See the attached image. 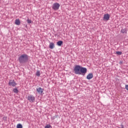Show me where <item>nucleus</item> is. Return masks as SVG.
<instances>
[{"instance_id":"nucleus-1","label":"nucleus","mask_w":128,"mask_h":128,"mask_svg":"<svg viewBox=\"0 0 128 128\" xmlns=\"http://www.w3.org/2000/svg\"><path fill=\"white\" fill-rule=\"evenodd\" d=\"M74 72L76 74H82L84 76L88 72V69L80 65H76L74 68Z\"/></svg>"},{"instance_id":"nucleus-2","label":"nucleus","mask_w":128,"mask_h":128,"mask_svg":"<svg viewBox=\"0 0 128 128\" xmlns=\"http://www.w3.org/2000/svg\"><path fill=\"white\" fill-rule=\"evenodd\" d=\"M28 60V56L26 54H23L18 58V61L20 64H24Z\"/></svg>"},{"instance_id":"nucleus-3","label":"nucleus","mask_w":128,"mask_h":128,"mask_svg":"<svg viewBox=\"0 0 128 128\" xmlns=\"http://www.w3.org/2000/svg\"><path fill=\"white\" fill-rule=\"evenodd\" d=\"M27 100L30 102H34L36 100V97L32 95H29L27 97Z\"/></svg>"},{"instance_id":"nucleus-4","label":"nucleus","mask_w":128,"mask_h":128,"mask_svg":"<svg viewBox=\"0 0 128 128\" xmlns=\"http://www.w3.org/2000/svg\"><path fill=\"white\" fill-rule=\"evenodd\" d=\"M60 5L58 3L56 2L53 4L52 8L54 10H58L60 8Z\"/></svg>"},{"instance_id":"nucleus-5","label":"nucleus","mask_w":128,"mask_h":128,"mask_svg":"<svg viewBox=\"0 0 128 128\" xmlns=\"http://www.w3.org/2000/svg\"><path fill=\"white\" fill-rule=\"evenodd\" d=\"M8 84L12 86H16V83L14 80H10L9 81Z\"/></svg>"},{"instance_id":"nucleus-6","label":"nucleus","mask_w":128,"mask_h":128,"mask_svg":"<svg viewBox=\"0 0 128 128\" xmlns=\"http://www.w3.org/2000/svg\"><path fill=\"white\" fill-rule=\"evenodd\" d=\"M110 16L108 14H104V18H103L104 20H110Z\"/></svg>"},{"instance_id":"nucleus-7","label":"nucleus","mask_w":128,"mask_h":128,"mask_svg":"<svg viewBox=\"0 0 128 128\" xmlns=\"http://www.w3.org/2000/svg\"><path fill=\"white\" fill-rule=\"evenodd\" d=\"M94 78V74L92 73H90L86 76L87 80H92Z\"/></svg>"},{"instance_id":"nucleus-8","label":"nucleus","mask_w":128,"mask_h":128,"mask_svg":"<svg viewBox=\"0 0 128 128\" xmlns=\"http://www.w3.org/2000/svg\"><path fill=\"white\" fill-rule=\"evenodd\" d=\"M36 92L38 94H42V92H44V89L42 88H36Z\"/></svg>"},{"instance_id":"nucleus-9","label":"nucleus","mask_w":128,"mask_h":128,"mask_svg":"<svg viewBox=\"0 0 128 128\" xmlns=\"http://www.w3.org/2000/svg\"><path fill=\"white\" fill-rule=\"evenodd\" d=\"M49 48L51 50H52L53 48H54V43L52 42H50V45H49Z\"/></svg>"},{"instance_id":"nucleus-10","label":"nucleus","mask_w":128,"mask_h":128,"mask_svg":"<svg viewBox=\"0 0 128 128\" xmlns=\"http://www.w3.org/2000/svg\"><path fill=\"white\" fill-rule=\"evenodd\" d=\"M15 24H16V26H20V19H16L15 20Z\"/></svg>"},{"instance_id":"nucleus-11","label":"nucleus","mask_w":128,"mask_h":128,"mask_svg":"<svg viewBox=\"0 0 128 128\" xmlns=\"http://www.w3.org/2000/svg\"><path fill=\"white\" fill-rule=\"evenodd\" d=\"M128 32V30L126 28L122 29L120 30V32L122 34H126V32Z\"/></svg>"},{"instance_id":"nucleus-12","label":"nucleus","mask_w":128,"mask_h":128,"mask_svg":"<svg viewBox=\"0 0 128 128\" xmlns=\"http://www.w3.org/2000/svg\"><path fill=\"white\" fill-rule=\"evenodd\" d=\"M62 44H63V42L62 40H60V41H58V42H57V44L59 46H62Z\"/></svg>"},{"instance_id":"nucleus-13","label":"nucleus","mask_w":128,"mask_h":128,"mask_svg":"<svg viewBox=\"0 0 128 128\" xmlns=\"http://www.w3.org/2000/svg\"><path fill=\"white\" fill-rule=\"evenodd\" d=\"M13 92H15V94H18V88H14L13 90Z\"/></svg>"},{"instance_id":"nucleus-14","label":"nucleus","mask_w":128,"mask_h":128,"mask_svg":"<svg viewBox=\"0 0 128 128\" xmlns=\"http://www.w3.org/2000/svg\"><path fill=\"white\" fill-rule=\"evenodd\" d=\"M17 128H22V124H18L16 126Z\"/></svg>"},{"instance_id":"nucleus-15","label":"nucleus","mask_w":128,"mask_h":128,"mask_svg":"<svg viewBox=\"0 0 128 128\" xmlns=\"http://www.w3.org/2000/svg\"><path fill=\"white\" fill-rule=\"evenodd\" d=\"M36 76H40V71H37L36 72Z\"/></svg>"},{"instance_id":"nucleus-16","label":"nucleus","mask_w":128,"mask_h":128,"mask_svg":"<svg viewBox=\"0 0 128 128\" xmlns=\"http://www.w3.org/2000/svg\"><path fill=\"white\" fill-rule=\"evenodd\" d=\"M122 54V52H116V54H118V56H120Z\"/></svg>"},{"instance_id":"nucleus-17","label":"nucleus","mask_w":128,"mask_h":128,"mask_svg":"<svg viewBox=\"0 0 128 128\" xmlns=\"http://www.w3.org/2000/svg\"><path fill=\"white\" fill-rule=\"evenodd\" d=\"M45 128H52V126H50V124H47Z\"/></svg>"},{"instance_id":"nucleus-18","label":"nucleus","mask_w":128,"mask_h":128,"mask_svg":"<svg viewBox=\"0 0 128 128\" xmlns=\"http://www.w3.org/2000/svg\"><path fill=\"white\" fill-rule=\"evenodd\" d=\"M27 22H28V24H32V20L28 19V20H27Z\"/></svg>"},{"instance_id":"nucleus-19","label":"nucleus","mask_w":128,"mask_h":128,"mask_svg":"<svg viewBox=\"0 0 128 128\" xmlns=\"http://www.w3.org/2000/svg\"><path fill=\"white\" fill-rule=\"evenodd\" d=\"M125 88L126 89V90H128V84L126 85Z\"/></svg>"},{"instance_id":"nucleus-20","label":"nucleus","mask_w":128,"mask_h":128,"mask_svg":"<svg viewBox=\"0 0 128 128\" xmlns=\"http://www.w3.org/2000/svg\"><path fill=\"white\" fill-rule=\"evenodd\" d=\"M121 128L118 127V128H124V125H121L120 126Z\"/></svg>"},{"instance_id":"nucleus-21","label":"nucleus","mask_w":128,"mask_h":128,"mask_svg":"<svg viewBox=\"0 0 128 128\" xmlns=\"http://www.w3.org/2000/svg\"><path fill=\"white\" fill-rule=\"evenodd\" d=\"M120 64H122V62H120Z\"/></svg>"}]
</instances>
